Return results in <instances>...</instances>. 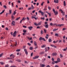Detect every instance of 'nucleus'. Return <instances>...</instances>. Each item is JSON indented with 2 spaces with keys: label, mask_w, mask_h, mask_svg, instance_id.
Returning a JSON list of instances; mask_svg holds the SVG:
<instances>
[{
  "label": "nucleus",
  "mask_w": 67,
  "mask_h": 67,
  "mask_svg": "<svg viewBox=\"0 0 67 67\" xmlns=\"http://www.w3.org/2000/svg\"><path fill=\"white\" fill-rule=\"evenodd\" d=\"M39 40L41 42H42V40L44 41H46V40L45 39V38H42V37H40L39 39Z\"/></svg>",
  "instance_id": "1"
},
{
  "label": "nucleus",
  "mask_w": 67,
  "mask_h": 67,
  "mask_svg": "<svg viewBox=\"0 0 67 67\" xmlns=\"http://www.w3.org/2000/svg\"><path fill=\"white\" fill-rule=\"evenodd\" d=\"M16 31H15L14 32L13 34V32H12L11 33V34L12 35H13V36L14 37H15V36H16Z\"/></svg>",
  "instance_id": "2"
},
{
  "label": "nucleus",
  "mask_w": 67,
  "mask_h": 67,
  "mask_svg": "<svg viewBox=\"0 0 67 67\" xmlns=\"http://www.w3.org/2000/svg\"><path fill=\"white\" fill-rule=\"evenodd\" d=\"M10 57H11L10 58H12V59H13L14 58V55L13 54H11L10 55Z\"/></svg>",
  "instance_id": "3"
},
{
  "label": "nucleus",
  "mask_w": 67,
  "mask_h": 67,
  "mask_svg": "<svg viewBox=\"0 0 67 67\" xmlns=\"http://www.w3.org/2000/svg\"><path fill=\"white\" fill-rule=\"evenodd\" d=\"M38 12L39 13H40L43 16L44 15V13L43 12H42L41 10H39L38 11Z\"/></svg>",
  "instance_id": "4"
},
{
  "label": "nucleus",
  "mask_w": 67,
  "mask_h": 67,
  "mask_svg": "<svg viewBox=\"0 0 67 67\" xmlns=\"http://www.w3.org/2000/svg\"><path fill=\"white\" fill-rule=\"evenodd\" d=\"M15 22L14 21H13L12 22V23L11 24L12 25H13V26H14L15 25Z\"/></svg>",
  "instance_id": "5"
},
{
  "label": "nucleus",
  "mask_w": 67,
  "mask_h": 67,
  "mask_svg": "<svg viewBox=\"0 0 67 67\" xmlns=\"http://www.w3.org/2000/svg\"><path fill=\"white\" fill-rule=\"evenodd\" d=\"M39 57V56H35L33 58V59H37V58H38Z\"/></svg>",
  "instance_id": "6"
},
{
  "label": "nucleus",
  "mask_w": 67,
  "mask_h": 67,
  "mask_svg": "<svg viewBox=\"0 0 67 67\" xmlns=\"http://www.w3.org/2000/svg\"><path fill=\"white\" fill-rule=\"evenodd\" d=\"M52 55L53 56H56V55H57V54L56 53H53L52 54Z\"/></svg>",
  "instance_id": "7"
},
{
  "label": "nucleus",
  "mask_w": 67,
  "mask_h": 67,
  "mask_svg": "<svg viewBox=\"0 0 67 67\" xmlns=\"http://www.w3.org/2000/svg\"><path fill=\"white\" fill-rule=\"evenodd\" d=\"M58 1H59V0H54V3H59V2H58Z\"/></svg>",
  "instance_id": "8"
},
{
  "label": "nucleus",
  "mask_w": 67,
  "mask_h": 67,
  "mask_svg": "<svg viewBox=\"0 0 67 67\" xmlns=\"http://www.w3.org/2000/svg\"><path fill=\"white\" fill-rule=\"evenodd\" d=\"M51 46L52 47H54V48H57V46L53 44H51Z\"/></svg>",
  "instance_id": "9"
},
{
  "label": "nucleus",
  "mask_w": 67,
  "mask_h": 67,
  "mask_svg": "<svg viewBox=\"0 0 67 67\" xmlns=\"http://www.w3.org/2000/svg\"><path fill=\"white\" fill-rule=\"evenodd\" d=\"M23 52L24 51L25 52V46H23Z\"/></svg>",
  "instance_id": "10"
},
{
  "label": "nucleus",
  "mask_w": 67,
  "mask_h": 67,
  "mask_svg": "<svg viewBox=\"0 0 67 67\" xmlns=\"http://www.w3.org/2000/svg\"><path fill=\"white\" fill-rule=\"evenodd\" d=\"M25 20V18L24 17H23V18L22 19L20 20V23H21L23 20Z\"/></svg>",
  "instance_id": "11"
},
{
  "label": "nucleus",
  "mask_w": 67,
  "mask_h": 67,
  "mask_svg": "<svg viewBox=\"0 0 67 67\" xmlns=\"http://www.w3.org/2000/svg\"><path fill=\"white\" fill-rule=\"evenodd\" d=\"M12 18L13 19H12V21H13V20L15 19V17H14V16H13V15H12Z\"/></svg>",
  "instance_id": "12"
},
{
  "label": "nucleus",
  "mask_w": 67,
  "mask_h": 67,
  "mask_svg": "<svg viewBox=\"0 0 67 67\" xmlns=\"http://www.w3.org/2000/svg\"><path fill=\"white\" fill-rule=\"evenodd\" d=\"M16 12L15 11H14V12L12 14V15H15V14H16Z\"/></svg>",
  "instance_id": "13"
},
{
  "label": "nucleus",
  "mask_w": 67,
  "mask_h": 67,
  "mask_svg": "<svg viewBox=\"0 0 67 67\" xmlns=\"http://www.w3.org/2000/svg\"><path fill=\"white\" fill-rule=\"evenodd\" d=\"M46 12L47 13V14H49V16H51V14L49 13V12H47V11H46Z\"/></svg>",
  "instance_id": "14"
},
{
  "label": "nucleus",
  "mask_w": 67,
  "mask_h": 67,
  "mask_svg": "<svg viewBox=\"0 0 67 67\" xmlns=\"http://www.w3.org/2000/svg\"><path fill=\"white\" fill-rule=\"evenodd\" d=\"M29 29H30V30H31L32 29H33V27L32 26H30L29 27Z\"/></svg>",
  "instance_id": "15"
},
{
  "label": "nucleus",
  "mask_w": 67,
  "mask_h": 67,
  "mask_svg": "<svg viewBox=\"0 0 67 67\" xmlns=\"http://www.w3.org/2000/svg\"><path fill=\"white\" fill-rule=\"evenodd\" d=\"M25 54L27 55L28 54V52H27V50L26 49H25Z\"/></svg>",
  "instance_id": "16"
},
{
  "label": "nucleus",
  "mask_w": 67,
  "mask_h": 67,
  "mask_svg": "<svg viewBox=\"0 0 67 67\" xmlns=\"http://www.w3.org/2000/svg\"><path fill=\"white\" fill-rule=\"evenodd\" d=\"M43 54H44V52H42L40 53V55H42Z\"/></svg>",
  "instance_id": "17"
},
{
  "label": "nucleus",
  "mask_w": 67,
  "mask_h": 67,
  "mask_svg": "<svg viewBox=\"0 0 67 67\" xmlns=\"http://www.w3.org/2000/svg\"><path fill=\"white\" fill-rule=\"evenodd\" d=\"M55 14V15H57L58 14V12L56 11L55 13H54Z\"/></svg>",
  "instance_id": "18"
},
{
  "label": "nucleus",
  "mask_w": 67,
  "mask_h": 67,
  "mask_svg": "<svg viewBox=\"0 0 67 67\" xmlns=\"http://www.w3.org/2000/svg\"><path fill=\"white\" fill-rule=\"evenodd\" d=\"M64 6H66V2L64 1Z\"/></svg>",
  "instance_id": "19"
},
{
  "label": "nucleus",
  "mask_w": 67,
  "mask_h": 67,
  "mask_svg": "<svg viewBox=\"0 0 67 67\" xmlns=\"http://www.w3.org/2000/svg\"><path fill=\"white\" fill-rule=\"evenodd\" d=\"M34 43L35 46H37V43H36V41H34Z\"/></svg>",
  "instance_id": "20"
},
{
  "label": "nucleus",
  "mask_w": 67,
  "mask_h": 67,
  "mask_svg": "<svg viewBox=\"0 0 67 67\" xmlns=\"http://www.w3.org/2000/svg\"><path fill=\"white\" fill-rule=\"evenodd\" d=\"M57 61H58V62H60V58H58Z\"/></svg>",
  "instance_id": "21"
},
{
  "label": "nucleus",
  "mask_w": 67,
  "mask_h": 67,
  "mask_svg": "<svg viewBox=\"0 0 67 67\" xmlns=\"http://www.w3.org/2000/svg\"><path fill=\"white\" fill-rule=\"evenodd\" d=\"M9 13H8V14H11V13L12 12V10H9Z\"/></svg>",
  "instance_id": "22"
},
{
  "label": "nucleus",
  "mask_w": 67,
  "mask_h": 67,
  "mask_svg": "<svg viewBox=\"0 0 67 67\" xmlns=\"http://www.w3.org/2000/svg\"><path fill=\"white\" fill-rule=\"evenodd\" d=\"M41 24H42V21L39 22V23H38V25H41Z\"/></svg>",
  "instance_id": "23"
},
{
  "label": "nucleus",
  "mask_w": 67,
  "mask_h": 67,
  "mask_svg": "<svg viewBox=\"0 0 67 67\" xmlns=\"http://www.w3.org/2000/svg\"><path fill=\"white\" fill-rule=\"evenodd\" d=\"M45 27L46 28H48V24H47L45 26Z\"/></svg>",
  "instance_id": "24"
},
{
  "label": "nucleus",
  "mask_w": 67,
  "mask_h": 67,
  "mask_svg": "<svg viewBox=\"0 0 67 67\" xmlns=\"http://www.w3.org/2000/svg\"><path fill=\"white\" fill-rule=\"evenodd\" d=\"M31 18L32 19H35V20H37V18H36L35 17H34L33 16H32Z\"/></svg>",
  "instance_id": "25"
},
{
  "label": "nucleus",
  "mask_w": 67,
  "mask_h": 67,
  "mask_svg": "<svg viewBox=\"0 0 67 67\" xmlns=\"http://www.w3.org/2000/svg\"><path fill=\"white\" fill-rule=\"evenodd\" d=\"M4 10H3L2 12L0 13V14H2L3 13H4Z\"/></svg>",
  "instance_id": "26"
},
{
  "label": "nucleus",
  "mask_w": 67,
  "mask_h": 67,
  "mask_svg": "<svg viewBox=\"0 0 67 67\" xmlns=\"http://www.w3.org/2000/svg\"><path fill=\"white\" fill-rule=\"evenodd\" d=\"M53 11L54 12V13H56V11H55V10L54 9H53Z\"/></svg>",
  "instance_id": "27"
},
{
  "label": "nucleus",
  "mask_w": 67,
  "mask_h": 67,
  "mask_svg": "<svg viewBox=\"0 0 67 67\" xmlns=\"http://www.w3.org/2000/svg\"><path fill=\"white\" fill-rule=\"evenodd\" d=\"M16 45H17V42L16 41L15 42V43L14 44V46H16Z\"/></svg>",
  "instance_id": "28"
},
{
  "label": "nucleus",
  "mask_w": 67,
  "mask_h": 67,
  "mask_svg": "<svg viewBox=\"0 0 67 67\" xmlns=\"http://www.w3.org/2000/svg\"><path fill=\"white\" fill-rule=\"evenodd\" d=\"M0 64L1 65H3V64H4V63L2 62H0Z\"/></svg>",
  "instance_id": "29"
},
{
  "label": "nucleus",
  "mask_w": 67,
  "mask_h": 67,
  "mask_svg": "<svg viewBox=\"0 0 67 67\" xmlns=\"http://www.w3.org/2000/svg\"><path fill=\"white\" fill-rule=\"evenodd\" d=\"M45 66V65L44 64H42L41 67H44Z\"/></svg>",
  "instance_id": "30"
},
{
  "label": "nucleus",
  "mask_w": 67,
  "mask_h": 67,
  "mask_svg": "<svg viewBox=\"0 0 67 67\" xmlns=\"http://www.w3.org/2000/svg\"><path fill=\"white\" fill-rule=\"evenodd\" d=\"M29 49L30 50H32V49H33V47H30L29 48Z\"/></svg>",
  "instance_id": "31"
},
{
  "label": "nucleus",
  "mask_w": 67,
  "mask_h": 67,
  "mask_svg": "<svg viewBox=\"0 0 67 67\" xmlns=\"http://www.w3.org/2000/svg\"><path fill=\"white\" fill-rule=\"evenodd\" d=\"M20 17H19V18H17L15 20H16V21L17 20H19V19H20Z\"/></svg>",
  "instance_id": "32"
},
{
  "label": "nucleus",
  "mask_w": 67,
  "mask_h": 67,
  "mask_svg": "<svg viewBox=\"0 0 67 67\" xmlns=\"http://www.w3.org/2000/svg\"><path fill=\"white\" fill-rule=\"evenodd\" d=\"M49 42H52V39H49Z\"/></svg>",
  "instance_id": "33"
},
{
  "label": "nucleus",
  "mask_w": 67,
  "mask_h": 67,
  "mask_svg": "<svg viewBox=\"0 0 67 67\" xmlns=\"http://www.w3.org/2000/svg\"><path fill=\"white\" fill-rule=\"evenodd\" d=\"M3 6L4 8L5 9H7V6L5 5H4Z\"/></svg>",
  "instance_id": "34"
},
{
  "label": "nucleus",
  "mask_w": 67,
  "mask_h": 67,
  "mask_svg": "<svg viewBox=\"0 0 67 67\" xmlns=\"http://www.w3.org/2000/svg\"><path fill=\"white\" fill-rule=\"evenodd\" d=\"M20 49H18L16 50V52H20Z\"/></svg>",
  "instance_id": "35"
},
{
  "label": "nucleus",
  "mask_w": 67,
  "mask_h": 67,
  "mask_svg": "<svg viewBox=\"0 0 67 67\" xmlns=\"http://www.w3.org/2000/svg\"><path fill=\"white\" fill-rule=\"evenodd\" d=\"M48 50H47V48H45V52H47Z\"/></svg>",
  "instance_id": "36"
},
{
  "label": "nucleus",
  "mask_w": 67,
  "mask_h": 67,
  "mask_svg": "<svg viewBox=\"0 0 67 67\" xmlns=\"http://www.w3.org/2000/svg\"><path fill=\"white\" fill-rule=\"evenodd\" d=\"M3 55V53H1L0 54V57H2V56Z\"/></svg>",
  "instance_id": "37"
},
{
  "label": "nucleus",
  "mask_w": 67,
  "mask_h": 67,
  "mask_svg": "<svg viewBox=\"0 0 67 67\" xmlns=\"http://www.w3.org/2000/svg\"><path fill=\"white\" fill-rule=\"evenodd\" d=\"M31 7L32 8V9H34V6H33V5H31Z\"/></svg>",
  "instance_id": "38"
},
{
  "label": "nucleus",
  "mask_w": 67,
  "mask_h": 67,
  "mask_svg": "<svg viewBox=\"0 0 67 67\" xmlns=\"http://www.w3.org/2000/svg\"><path fill=\"white\" fill-rule=\"evenodd\" d=\"M50 25H51V26H53V23H50Z\"/></svg>",
  "instance_id": "39"
},
{
  "label": "nucleus",
  "mask_w": 67,
  "mask_h": 67,
  "mask_svg": "<svg viewBox=\"0 0 67 67\" xmlns=\"http://www.w3.org/2000/svg\"><path fill=\"white\" fill-rule=\"evenodd\" d=\"M41 33L42 34H43V31L42 30L41 31Z\"/></svg>",
  "instance_id": "40"
},
{
  "label": "nucleus",
  "mask_w": 67,
  "mask_h": 67,
  "mask_svg": "<svg viewBox=\"0 0 67 67\" xmlns=\"http://www.w3.org/2000/svg\"><path fill=\"white\" fill-rule=\"evenodd\" d=\"M55 63L54 61H53V62H52V64L53 65H54V64H55Z\"/></svg>",
  "instance_id": "41"
},
{
  "label": "nucleus",
  "mask_w": 67,
  "mask_h": 67,
  "mask_svg": "<svg viewBox=\"0 0 67 67\" xmlns=\"http://www.w3.org/2000/svg\"><path fill=\"white\" fill-rule=\"evenodd\" d=\"M60 58H62V57H63V55H62V54H60Z\"/></svg>",
  "instance_id": "42"
},
{
  "label": "nucleus",
  "mask_w": 67,
  "mask_h": 67,
  "mask_svg": "<svg viewBox=\"0 0 67 67\" xmlns=\"http://www.w3.org/2000/svg\"><path fill=\"white\" fill-rule=\"evenodd\" d=\"M55 25H56V26H57V25L56 24H53V26H55Z\"/></svg>",
  "instance_id": "43"
},
{
  "label": "nucleus",
  "mask_w": 67,
  "mask_h": 67,
  "mask_svg": "<svg viewBox=\"0 0 67 67\" xmlns=\"http://www.w3.org/2000/svg\"><path fill=\"white\" fill-rule=\"evenodd\" d=\"M55 36H58V34H55Z\"/></svg>",
  "instance_id": "44"
},
{
  "label": "nucleus",
  "mask_w": 67,
  "mask_h": 67,
  "mask_svg": "<svg viewBox=\"0 0 67 67\" xmlns=\"http://www.w3.org/2000/svg\"><path fill=\"white\" fill-rule=\"evenodd\" d=\"M44 32L45 33H46V30L44 29Z\"/></svg>",
  "instance_id": "45"
},
{
  "label": "nucleus",
  "mask_w": 67,
  "mask_h": 67,
  "mask_svg": "<svg viewBox=\"0 0 67 67\" xmlns=\"http://www.w3.org/2000/svg\"><path fill=\"white\" fill-rule=\"evenodd\" d=\"M27 44H28V45H29V46H31V44H30V43H27Z\"/></svg>",
  "instance_id": "46"
},
{
  "label": "nucleus",
  "mask_w": 67,
  "mask_h": 67,
  "mask_svg": "<svg viewBox=\"0 0 67 67\" xmlns=\"http://www.w3.org/2000/svg\"><path fill=\"white\" fill-rule=\"evenodd\" d=\"M41 20H45V18H41Z\"/></svg>",
  "instance_id": "47"
},
{
  "label": "nucleus",
  "mask_w": 67,
  "mask_h": 67,
  "mask_svg": "<svg viewBox=\"0 0 67 67\" xmlns=\"http://www.w3.org/2000/svg\"><path fill=\"white\" fill-rule=\"evenodd\" d=\"M43 3H44V2H43L41 4V5H43Z\"/></svg>",
  "instance_id": "48"
},
{
  "label": "nucleus",
  "mask_w": 67,
  "mask_h": 67,
  "mask_svg": "<svg viewBox=\"0 0 67 67\" xmlns=\"http://www.w3.org/2000/svg\"><path fill=\"white\" fill-rule=\"evenodd\" d=\"M56 31V29H54L53 30V31H54L55 32V31Z\"/></svg>",
  "instance_id": "49"
},
{
  "label": "nucleus",
  "mask_w": 67,
  "mask_h": 67,
  "mask_svg": "<svg viewBox=\"0 0 67 67\" xmlns=\"http://www.w3.org/2000/svg\"><path fill=\"white\" fill-rule=\"evenodd\" d=\"M33 55V53L32 52V53H31V57Z\"/></svg>",
  "instance_id": "50"
},
{
  "label": "nucleus",
  "mask_w": 67,
  "mask_h": 67,
  "mask_svg": "<svg viewBox=\"0 0 67 67\" xmlns=\"http://www.w3.org/2000/svg\"><path fill=\"white\" fill-rule=\"evenodd\" d=\"M45 47V46L44 45H43L42 46H41V47H42V48Z\"/></svg>",
  "instance_id": "51"
},
{
  "label": "nucleus",
  "mask_w": 67,
  "mask_h": 67,
  "mask_svg": "<svg viewBox=\"0 0 67 67\" xmlns=\"http://www.w3.org/2000/svg\"><path fill=\"white\" fill-rule=\"evenodd\" d=\"M23 31L24 33H25V29L23 30Z\"/></svg>",
  "instance_id": "52"
},
{
  "label": "nucleus",
  "mask_w": 67,
  "mask_h": 67,
  "mask_svg": "<svg viewBox=\"0 0 67 67\" xmlns=\"http://www.w3.org/2000/svg\"><path fill=\"white\" fill-rule=\"evenodd\" d=\"M31 9L32 8L31 7H30L28 8V10H31Z\"/></svg>",
  "instance_id": "53"
},
{
  "label": "nucleus",
  "mask_w": 67,
  "mask_h": 67,
  "mask_svg": "<svg viewBox=\"0 0 67 67\" xmlns=\"http://www.w3.org/2000/svg\"><path fill=\"white\" fill-rule=\"evenodd\" d=\"M29 40H32V37L30 38L29 39Z\"/></svg>",
  "instance_id": "54"
},
{
  "label": "nucleus",
  "mask_w": 67,
  "mask_h": 67,
  "mask_svg": "<svg viewBox=\"0 0 67 67\" xmlns=\"http://www.w3.org/2000/svg\"><path fill=\"white\" fill-rule=\"evenodd\" d=\"M54 62H55V63H56V64H57V63H58V61H54Z\"/></svg>",
  "instance_id": "55"
},
{
  "label": "nucleus",
  "mask_w": 67,
  "mask_h": 67,
  "mask_svg": "<svg viewBox=\"0 0 67 67\" xmlns=\"http://www.w3.org/2000/svg\"><path fill=\"white\" fill-rule=\"evenodd\" d=\"M23 9V7H22V8H19V10H22V9Z\"/></svg>",
  "instance_id": "56"
},
{
  "label": "nucleus",
  "mask_w": 67,
  "mask_h": 67,
  "mask_svg": "<svg viewBox=\"0 0 67 67\" xmlns=\"http://www.w3.org/2000/svg\"><path fill=\"white\" fill-rule=\"evenodd\" d=\"M35 10H34L32 12V13H35Z\"/></svg>",
  "instance_id": "57"
},
{
  "label": "nucleus",
  "mask_w": 67,
  "mask_h": 67,
  "mask_svg": "<svg viewBox=\"0 0 67 67\" xmlns=\"http://www.w3.org/2000/svg\"><path fill=\"white\" fill-rule=\"evenodd\" d=\"M23 36L25 35V33L24 32V33H23Z\"/></svg>",
  "instance_id": "58"
},
{
  "label": "nucleus",
  "mask_w": 67,
  "mask_h": 67,
  "mask_svg": "<svg viewBox=\"0 0 67 67\" xmlns=\"http://www.w3.org/2000/svg\"><path fill=\"white\" fill-rule=\"evenodd\" d=\"M52 61H53V62L54 61V58H52Z\"/></svg>",
  "instance_id": "59"
},
{
  "label": "nucleus",
  "mask_w": 67,
  "mask_h": 67,
  "mask_svg": "<svg viewBox=\"0 0 67 67\" xmlns=\"http://www.w3.org/2000/svg\"><path fill=\"white\" fill-rule=\"evenodd\" d=\"M6 30H7V31H8V30H9L8 28L7 27H6L5 29Z\"/></svg>",
  "instance_id": "60"
},
{
  "label": "nucleus",
  "mask_w": 67,
  "mask_h": 67,
  "mask_svg": "<svg viewBox=\"0 0 67 67\" xmlns=\"http://www.w3.org/2000/svg\"><path fill=\"white\" fill-rule=\"evenodd\" d=\"M44 56L46 57V56H47V54L45 53L44 54Z\"/></svg>",
  "instance_id": "61"
},
{
  "label": "nucleus",
  "mask_w": 67,
  "mask_h": 67,
  "mask_svg": "<svg viewBox=\"0 0 67 67\" xmlns=\"http://www.w3.org/2000/svg\"><path fill=\"white\" fill-rule=\"evenodd\" d=\"M5 67H9V65H7L5 66Z\"/></svg>",
  "instance_id": "62"
},
{
  "label": "nucleus",
  "mask_w": 67,
  "mask_h": 67,
  "mask_svg": "<svg viewBox=\"0 0 67 67\" xmlns=\"http://www.w3.org/2000/svg\"><path fill=\"white\" fill-rule=\"evenodd\" d=\"M55 67H59V66H58V65H55Z\"/></svg>",
  "instance_id": "63"
},
{
  "label": "nucleus",
  "mask_w": 67,
  "mask_h": 67,
  "mask_svg": "<svg viewBox=\"0 0 67 67\" xmlns=\"http://www.w3.org/2000/svg\"><path fill=\"white\" fill-rule=\"evenodd\" d=\"M46 67H50V66L49 65H47V66H46Z\"/></svg>",
  "instance_id": "64"
}]
</instances>
